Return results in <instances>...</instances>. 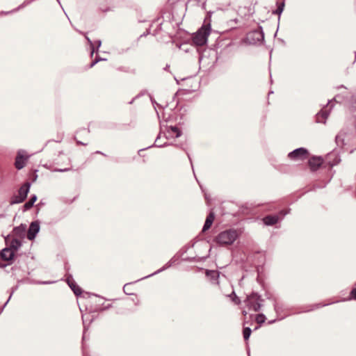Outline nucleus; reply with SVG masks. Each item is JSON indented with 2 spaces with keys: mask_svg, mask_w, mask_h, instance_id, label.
<instances>
[{
  "mask_svg": "<svg viewBox=\"0 0 356 356\" xmlns=\"http://www.w3.org/2000/svg\"><path fill=\"white\" fill-rule=\"evenodd\" d=\"M162 24H163V22H160V23L158 24V26H157L156 29L154 31V32H153V33H152V35H153L154 36L156 35L159 33V31H160L162 29Z\"/></svg>",
  "mask_w": 356,
  "mask_h": 356,
  "instance_id": "2f4dec72",
  "label": "nucleus"
},
{
  "mask_svg": "<svg viewBox=\"0 0 356 356\" xmlns=\"http://www.w3.org/2000/svg\"><path fill=\"white\" fill-rule=\"evenodd\" d=\"M182 90V89H179L178 91L174 95L173 97H172V100L174 101L175 99L176 98L177 95L179 94V92Z\"/></svg>",
  "mask_w": 356,
  "mask_h": 356,
  "instance_id": "c9c22d12",
  "label": "nucleus"
},
{
  "mask_svg": "<svg viewBox=\"0 0 356 356\" xmlns=\"http://www.w3.org/2000/svg\"><path fill=\"white\" fill-rule=\"evenodd\" d=\"M5 241L7 245L9 243L10 247L8 248L11 249L13 252L21 246V242L17 238H10V236H7L5 238Z\"/></svg>",
  "mask_w": 356,
  "mask_h": 356,
  "instance_id": "f8f14e48",
  "label": "nucleus"
},
{
  "mask_svg": "<svg viewBox=\"0 0 356 356\" xmlns=\"http://www.w3.org/2000/svg\"><path fill=\"white\" fill-rule=\"evenodd\" d=\"M277 31L275 33V36L277 35Z\"/></svg>",
  "mask_w": 356,
  "mask_h": 356,
  "instance_id": "6e6d98bb",
  "label": "nucleus"
},
{
  "mask_svg": "<svg viewBox=\"0 0 356 356\" xmlns=\"http://www.w3.org/2000/svg\"><path fill=\"white\" fill-rule=\"evenodd\" d=\"M170 67V65H166L165 67H164V70H168Z\"/></svg>",
  "mask_w": 356,
  "mask_h": 356,
  "instance_id": "4c0bfd02",
  "label": "nucleus"
},
{
  "mask_svg": "<svg viewBox=\"0 0 356 356\" xmlns=\"http://www.w3.org/2000/svg\"><path fill=\"white\" fill-rule=\"evenodd\" d=\"M175 81H176L177 83V84H179V83H180V81H179V80H178V79H177L176 78H175Z\"/></svg>",
  "mask_w": 356,
  "mask_h": 356,
  "instance_id": "37998d69",
  "label": "nucleus"
},
{
  "mask_svg": "<svg viewBox=\"0 0 356 356\" xmlns=\"http://www.w3.org/2000/svg\"><path fill=\"white\" fill-rule=\"evenodd\" d=\"M145 95H149L148 92H147V90H141L136 96H135V100L136 99H138L139 97H140L141 96H143Z\"/></svg>",
  "mask_w": 356,
  "mask_h": 356,
  "instance_id": "473e14b6",
  "label": "nucleus"
},
{
  "mask_svg": "<svg viewBox=\"0 0 356 356\" xmlns=\"http://www.w3.org/2000/svg\"><path fill=\"white\" fill-rule=\"evenodd\" d=\"M248 356H250V350L249 349L248 350Z\"/></svg>",
  "mask_w": 356,
  "mask_h": 356,
  "instance_id": "49530a36",
  "label": "nucleus"
},
{
  "mask_svg": "<svg viewBox=\"0 0 356 356\" xmlns=\"http://www.w3.org/2000/svg\"><path fill=\"white\" fill-rule=\"evenodd\" d=\"M182 260L184 261H187V262H195L197 261V259L195 257H186L183 258Z\"/></svg>",
  "mask_w": 356,
  "mask_h": 356,
  "instance_id": "7c9ffc66",
  "label": "nucleus"
},
{
  "mask_svg": "<svg viewBox=\"0 0 356 356\" xmlns=\"http://www.w3.org/2000/svg\"><path fill=\"white\" fill-rule=\"evenodd\" d=\"M30 188V184L26 182L19 189L18 194L11 197L10 203V204H18L24 202L27 197Z\"/></svg>",
  "mask_w": 356,
  "mask_h": 356,
  "instance_id": "0eeeda50",
  "label": "nucleus"
},
{
  "mask_svg": "<svg viewBox=\"0 0 356 356\" xmlns=\"http://www.w3.org/2000/svg\"><path fill=\"white\" fill-rule=\"evenodd\" d=\"M275 321H276V320H272V321H270L268 322V323H269V324H272V323H275Z\"/></svg>",
  "mask_w": 356,
  "mask_h": 356,
  "instance_id": "ea45409f",
  "label": "nucleus"
},
{
  "mask_svg": "<svg viewBox=\"0 0 356 356\" xmlns=\"http://www.w3.org/2000/svg\"><path fill=\"white\" fill-rule=\"evenodd\" d=\"M331 303H325V304H321V303H316V304H313V305H309L307 307V308L304 309L302 311H294V312H291L290 313H289L287 315H292V314H300V313H302V312H311V311H314L315 309H317L318 308H321V307H325V306H327V305H330Z\"/></svg>",
  "mask_w": 356,
  "mask_h": 356,
  "instance_id": "9b49d317",
  "label": "nucleus"
},
{
  "mask_svg": "<svg viewBox=\"0 0 356 356\" xmlns=\"http://www.w3.org/2000/svg\"><path fill=\"white\" fill-rule=\"evenodd\" d=\"M243 315H246V314H247V312H246L245 311H243Z\"/></svg>",
  "mask_w": 356,
  "mask_h": 356,
  "instance_id": "de8ad7c7",
  "label": "nucleus"
},
{
  "mask_svg": "<svg viewBox=\"0 0 356 356\" xmlns=\"http://www.w3.org/2000/svg\"><path fill=\"white\" fill-rule=\"evenodd\" d=\"M247 305L252 309L254 312H259L262 307V299L261 296L259 293L252 291L246 298Z\"/></svg>",
  "mask_w": 356,
  "mask_h": 356,
  "instance_id": "39448f33",
  "label": "nucleus"
},
{
  "mask_svg": "<svg viewBox=\"0 0 356 356\" xmlns=\"http://www.w3.org/2000/svg\"><path fill=\"white\" fill-rule=\"evenodd\" d=\"M175 260L174 259V258H172L168 262H167L162 268H159V270H157L156 272H154V273H152L151 275H149L147 276H145L144 277V278H146V277H148L149 276H152V275H156V274H158V273H160L161 272H163V270L169 268L170 266H172V265L175 263ZM143 279V277H141V278H139L138 280H135V282L140 280Z\"/></svg>",
  "mask_w": 356,
  "mask_h": 356,
  "instance_id": "6ab92c4d",
  "label": "nucleus"
},
{
  "mask_svg": "<svg viewBox=\"0 0 356 356\" xmlns=\"http://www.w3.org/2000/svg\"><path fill=\"white\" fill-rule=\"evenodd\" d=\"M211 31L210 24L202 25L191 37L192 43L195 46L202 47L207 44L208 37Z\"/></svg>",
  "mask_w": 356,
  "mask_h": 356,
  "instance_id": "f03ea898",
  "label": "nucleus"
},
{
  "mask_svg": "<svg viewBox=\"0 0 356 356\" xmlns=\"http://www.w3.org/2000/svg\"><path fill=\"white\" fill-rule=\"evenodd\" d=\"M145 149H148L147 147V148H143V149H139L138 151V153L140 156L143 155V153H141L142 152H143Z\"/></svg>",
  "mask_w": 356,
  "mask_h": 356,
  "instance_id": "e433bc0d",
  "label": "nucleus"
},
{
  "mask_svg": "<svg viewBox=\"0 0 356 356\" xmlns=\"http://www.w3.org/2000/svg\"><path fill=\"white\" fill-rule=\"evenodd\" d=\"M355 104H356V97H355Z\"/></svg>",
  "mask_w": 356,
  "mask_h": 356,
  "instance_id": "4d7b16f0",
  "label": "nucleus"
},
{
  "mask_svg": "<svg viewBox=\"0 0 356 356\" xmlns=\"http://www.w3.org/2000/svg\"><path fill=\"white\" fill-rule=\"evenodd\" d=\"M13 257L14 252L10 248H6L0 252V258L3 261H8L13 259Z\"/></svg>",
  "mask_w": 356,
  "mask_h": 356,
  "instance_id": "f3484780",
  "label": "nucleus"
},
{
  "mask_svg": "<svg viewBox=\"0 0 356 356\" xmlns=\"http://www.w3.org/2000/svg\"><path fill=\"white\" fill-rule=\"evenodd\" d=\"M36 200H37L36 196H33L27 202L25 203V204L24 206L25 209H31L33 207L35 202L36 201Z\"/></svg>",
  "mask_w": 356,
  "mask_h": 356,
  "instance_id": "a878e982",
  "label": "nucleus"
},
{
  "mask_svg": "<svg viewBox=\"0 0 356 356\" xmlns=\"http://www.w3.org/2000/svg\"><path fill=\"white\" fill-rule=\"evenodd\" d=\"M348 300H356V287L353 288L349 294Z\"/></svg>",
  "mask_w": 356,
  "mask_h": 356,
  "instance_id": "c85d7f7f",
  "label": "nucleus"
},
{
  "mask_svg": "<svg viewBox=\"0 0 356 356\" xmlns=\"http://www.w3.org/2000/svg\"><path fill=\"white\" fill-rule=\"evenodd\" d=\"M167 128V133L168 134V136H166V138H168L169 137H175V138H179L182 135V131L178 128L177 126H168Z\"/></svg>",
  "mask_w": 356,
  "mask_h": 356,
  "instance_id": "4468645a",
  "label": "nucleus"
},
{
  "mask_svg": "<svg viewBox=\"0 0 356 356\" xmlns=\"http://www.w3.org/2000/svg\"><path fill=\"white\" fill-rule=\"evenodd\" d=\"M151 26H152V24H149L148 27L146 28L145 31L140 35L139 38H138V40H139L143 37H146L147 35H148L151 33Z\"/></svg>",
  "mask_w": 356,
  "mask_h": 356,
  "instance_id": "cd10ccee",
  "label": "nucleus"
},
{
  "mask_svg": "<svg viewBox=\"0 0 356 356\" xmlns=\"http://www.w3.org/2000/svg\"><path fill=\"white\" fill-rule=\"evenodd\" d=\"M67 170H68V169L63 170V171H67ZM60 171H63V170H60Z\"/></svg>",
  "mask_w": 356,
  "mask_h": 356,
  "instance_id": "603ef678",
  "label": "nucleus"
},
{
  "mask_svg": "<svg viewBox=\"0 0 356 356\" xmlns=\"http://www.w3.org/2000/svg\"><path fill=\"white\" fill-rule=\"evenodd\" d=\"M186 79V78H183V79H181V81H184Z\"/></svg>",
  "mask_w": 356,
  "mask_h": 356,
  "instance_id": "5fc2aeb1",
  "label": "nucleus"
},
{
  "mask_svg": "<svg viewBox=\"0 0 356 356\" xmlns=\"http://www.w3.org/2000/svg\"><path fill=\"white\" fill-rule=\"evenodd\" d=\"M266 320L265 314L259 313L256 316L255 321L261 326Z\"/></svg>",
  "mask_w": 356,
  "mask_h": 356,
  "instance_id": "393cba45",
  "label": "nucleus"
},
{
  "mask_svg": "<svg viewBox=\"0 0 356 356\" xmlns=\"http://www.w3.org/2000/svg\"><path fill=\"white\" fill-rule=\"evenodd\" d=\"M27 159L28 157L26 156L22 152H19L15 159V168L18 170L23 168L25 166Z\"/></svg>",
  "mask_w": 356,
  "mask_h": 356,
  "instance_id": "ddd939ff",
  "label": "nucleus"
},
{
  "mask_svg": "<svg viewBox=\"0 0 356 356\" xmlns=\"http://www.w3.org/2000/svg\"><path fill=\"white\" fill-rule=\"evenodd\" d=\"M323 159L321 156H312L308 160V165L311 171L318 170L323 164Z\"/></svg>",
  "mask_w": 356,
  "mask_h": 356,
  "instance_id": "1a4fd4ad",
  "label": "nucleus"
},
{
  "mask_svg": "<svg viewBox=\"0 0 356 356\" xmlns=\"http://www.w3.org/2000/svg\"><path fill=\"white\" fill-rule=\"evenodd\" d=\"M159 19H160V18L159 17V18H157L156 19H155V21H154V22H159Z\"/></svg>",
  "mask_w": 356,
  "mask_h": 356,
  "instance_id": "a18cd8bd",
  "label": "nucleus"
},
{
  "mask_svg": "<svg viewBox=\"0 0 356 356\" xmlns=\"http://www.w3.org/2000/svg\"><path fill=\"white\" fill-rule=\"evenodd\" d=\"M325 185L323 186H314V188H325Z\"/></svg>",
  "mask_w": 356,
  "mask_h": 356,
  "instance_id": "79ce46f5",
  "label": "nucleus"
},
{
  "mask_svg": "<svg viewBox=\"0 0 356 356\" xmlns=\"http://www.w3.org/2000/svg\"><path fill=\"white\" fill-rule=\"evenodd\" d=\"M214 219L215 213L213 211H211L207 216V218L202 229V232H205L211 228L214 221Z\"/></svg>",
  "mask_w": 356,
  "mask_h": 356,
  "instance_id": "2eb2a0df",
  "label": "nucleus"
},
{
  "mask_svg": "<svg viewBox=\"0 0 356 356\" xmlns=\"http://www.w3.org/2000/svg\"><path fill=\"white\" fill-rule=\"evenodd\" d=\"M25 230L26 228L23 225L15 227L13 229V235L19 238H22L24 235Z\"/></svg>",
  "mask_w": 356,
  "mask_h": 356,
  "instance_id": "4be33fe9",
  "label": "nucleus"
},
{
  "mask_svg": "<svg viewBox=\"0 0 356 356\" xmlns=\"http://www.w3.org/2000/svg\"><path fill=\"white\" fill-rule=\"evenodd\" d=\"M186 251H187V249H186V250L183 252L182 254H184V253H186Z\"/></svg>",
  "mask_w": 356,
  "mask_h": 356,
  "instance_id": "8fccbe9b",
  "label": "nucleus"
},
{
  "mask_svg": "<svg viewBox=\"0 0 356 356\" xmlns=\"http://www.w3.org/2000/svg\"><path fill=\"white\" fill-rule=\"evenodd\" d=\"M290 211V208L282 209L277 213L269 214L264 216L262 218V222L266 226H273L281 222Z\"/></svg>",
  "mask_w": 356,
  "mask_h": 356,
  "instance_id": "20e7f679",
  "label": "nucleus"
},
{
  "mask_svg": "<svg viewBox=\"0 0 356 356\" xmlns=\"http://www.w3.org/2000/svg\"><path fill=\"white\" fill-rule=\"evenodd\" d=\"M335 142L338 146L343 145V138L340 135H337L335 137Z\"/></svg>",
  "mask_w": 356,
  "mask_h": 356,
  "instance_id": "c756f323",
  "label": "nucleus"
},
{
  "mask_svg": "<svg viewBox=\"0 0 356 356\" xmlns=\"http://www.w3.org/2000/svg\"><path fill=\"white\" fill-rule=\"evenodd\" d=\"M309 150L303 147H300L293 149V151L289 152L287 156L291 161H304L307 159L309 156Z\"/></svg>",
  "mask_w": 356,
  "mask_h": 356,
  "instance_id": "423d86ee",
  "label": "nucleus"
},
{
  "mask_svg": "<svg viewBox=\"0 0 356 356\" xmlns=\"http://www.w3.org/2000/svg\"><path fill=\"white\" fill-rule=\"evenodd\" d=\"M39 225L37 222H31L27 234L28 238L33 240L35 237L36 234L39 232Z\"/></svg>",
  "mask_w": 356,
  "mask_h": 356,
  "instance_id": "dca6fc26",
  "label": "nucleus"
},
{
  "mask_svg": "<svg viewBox=\"0 0 356 356\" xmlns=\"http://www.w3.org/2000/svg\"><path fill=\"white\" fill-rule=\"evenodd\" d=\"M184 113L181 114V116H180V119H181H181H183V116H184Z\"/></svg>",
  "mask_w": 356,
  "mask_h": 356,
  "instance_id": "c03bdc74",
  "label": "nucleus"
},
{
  "mask_svg": "<svg viewBox=\"0 0 356 356\" xmlns=\"http://www.w3.org/2000/svg\"><path fill=\"white\" fill-rule=\"evenodd\" d=\"M161 131H160L159 134H158L157 137L155 139V141H154V144L150 145V146H149V147H147V148H151L152 147H166V146H168V145H175L177 147L180 148V149H183L184 151H185L186 152L187 156H188V159H189V161H190V162L191 163V166H193V163H192V160H191V156H190L189 153L186 152V150L184 148L183 145H181V144L168 143H165L163 144H158L157 143H158L159 140L161 138ZM192 168L193 169V167H192Z\"/></svg>",
  "mask_w": 356,
  "mask_h": 356,
  "instance_id": "6e6552de",
  "label": "nucleus"
},
{
  "mask_svg": "<svg viewBox=\"0 0 356 356\" xmlns=\"http://www.w3.org/2000/svg\"><path fill=\"white\" fill-rule=\"evenodd\" d=\"M124 292L127 295H133L134 294V284L131 282L126 284L123 287Z\"/></svg>",
  "mask_w": 356,
  "mask_h": 356,
  "instance_id": "5701e85b",
  "label": "nucleus"
},
{
  "mask_svg": "<svg viewBox=\"0 0 356 356\" xmlns=\"http://www.w3.org/2000/svg\"><path fill=\"white\" fill-rule=\"evenodd\" d=\"M354 54H355V60H354L353 63H355L356 62V51H354Z\"/></svg>",
  "mask_w": 356,
  "mask_h": 356,
  "instance_id": "a19ab883",
  "label": "nucleus"
},
{
  "mask_svg": "<svg viewBox=\"0 0 356 356\" xmlns=\"http://www.w3.org/2000/svg\"><path fill=\"white\" fill-rule=\"evenodd\" d=\"M271 93H273V91H270V92H268V95H270V94H271Z\"/></svg>",
  "mask_w": 356,
  "mask_h": 356,
  "instance_id": "864d4df0",
  "label": "nucleus"
},
{
  "mask_svg": "<svg viewBox=\"0 0 356 356\" xmlns=\"http://www.w3.org/2000/svg\"><path fill=\"white\" fill-rule=\"evenodd\" d=\"M276 6L277 8L274 10H273L272 13L275 15H278V23L280 20V17L282 13L284 11V6H285V2L284 1H280V0L276 1Z\"/></svg>",
  "mask_w": 356,
  "mask_h": 356,
  "instance_id": "a211bd4d",
  "label": "nucleus"
},
{
  "mask_svg": "<svg viewBox=\"0 0 356 356\" xmlns=\"http://www.w3.org/2000/svg\"><path fill=\"white\" fill-rule=\"evenodd\" d=\"M245 42L252 45H261L264 42V33L261 26L247 33Z\"/></svg>",
  "mask_w": 356,
  "mask_h": 356,
  "instance_id": "7ed1b4c3",
  "label": "nucleus"
},
{
  "mask_svg": "<svg viewBox=\"0 0 356 356\" xmlns=\"http://www.w3.org/2000/svg\"><path fill=\"white\" fill-rule=\"evenodd\" d=\"M95 63H92L90 65V67H92L94 65Z\"/></svg>",
  "mask_w": 356,
  "mask_h": 356,
  "instance_id": "3c124183",
  "label": "nucleus"
},
{
  "mask_svg": "<svg viewBox=\"0 0 356 356\" xmlns=\"http://www.w3.org/2000/svg\"><path fill=\"white\" fill-rule=\"evenodd\" d=\"M71 288H72V290L74 291V293H75V294H76V295H77V294H79V293H81V290L79 287L76 288L75 286H74V287H72V286H71Z\"/></svg>",
  "mask_w": 356,
  "mask_h": 356,
  "instance_id": "72a5a7b5",
  "label": "nucleus"
},
{
  "mask_svg": "<svg viewBox=\"0 0 356 356\" xmlns=\"http://www.w3.org/2000/svg\"><path fill=\"white\" fill-rule=\"evenodd\" d=\"M252 334V330L249 327H244L243 329V337L245 341H248Z\"/></svg>",
  "mask_w": 356,
  "mask_h": 356,
  "instance_id": "b1692460",
  "label": "nucleus"
},
{
  "mask_svg": "<svg viewBox=\"0 0 356 356\" xmlns=\"http://www.w3.org/2000/svg\"><path fill=\"white\" fill-rule=\"evenodd\" d=\"M148 97H149V100L151 101V102H152V105H153V106L154 108V110H155V111L156 113V115H157L158 118L159 119L160 118V115H159V113L158 111L156 110V106H158L160 108L164 109V108H165L166 107L168 106L169 104L166 103V104L165 106H162L160 104L157 103L156 102V100L152 97V95H148Z\"/></svg>",
  "mask_w": 356,
  "mask_h": 356,
  "instance_id": "412c9836",
  "label": "nucleus"
},
{
  "mask_svg": "<svg viewBox=\"0 0 356 356\" xmlns=\"http://www.w3.org/2000/svg\"><path fill=\"white\" fill-rule=\"evenodd\" d=\"M274 309H275V311L277 313H278V312H279V311L281 309V307H280L278 304L275 303V304H274Z\"/></svg>",
  "mask_w": 356,
  "mask_h": 356,
  "instance_id": "f704fd0d",
  "label": "nucleus"
},
{
  "mask_svg": "<svg viewBox=\"0 0 356 356\" xmlns=\"http://www.w3.org/2000/svg\"><path fill=\"white\" fill-rule=\"evenodd\" d=\"M328 112L326 111L321 110L318 112L315 116L316 123H325L326 120L328 117Z\"/></svg>",
  "mask_w": 356,
  "mask_h": 356,
  "instance_id": "aec40b11",
  "label": "nucleus"
},
{
  "mask_svg": "<svg viewBox=\"0 0 356 356\" xmlns=\"http://www.w3.org/2000/svg\"><path fill=\"white\" fill-rule=\"evenodd\" d=\"M205 275L213 284H219L220 272L216 270H205Z\"/></svg>",
  "mask_w": 356,
  "mask_h": 356,
  "instance_id": "9d476101",
  "label": "nucleus"
},
{
  "mask_svg": "<svg viewBox=\"0 0 356 356\" xmlns=\"http://www.w3.org/2000/svg\"><path fill=\"white\" fill-rule=\"evenodd\" d=\"M338 88H346V87L343 85H341V86H338Z\"/></svg>",
  "mask_w": 356,
  "mask_h": 356,
  "instance_id": "58836bf2",
  "label": "nucleus"
},
{
  "mask_svg": "<svg viewBox=\"0 0 356 356\" xmlns=\"http://www.w3.org/2000/svg\"><path fill=\"white\" fill-rule=\"evenodd\" d=\"M169 121H170V119H169V118H167V119L165 120V122H169Z\"/></svg>",
  "mask_w": 356,
  "mask_h": 356,
  "instance_id": "09e8293b",
  "label": "nucleus"
},
{
  "mask_svg": "<svg viewBox=\"0 0 356 356\" xmlns=\"http://www.w3.org/2000/svg\"><path fill=\"white\" fill-rule=\"evenodd\" d=\"M229 297L232 300V301L236 304V305H239L241 303V300L240 298L236 296V293L234 291H233L232 292V293L230 295H229Z\"/></svg>",
  "mask_w": 356,
  "mask_h": 356,
  "instance_id": "bb28decb",
  "label": "nucleus"
},
{
  "mask_svg": "<svg viewBox=\"0 0 356 356\" xmlns=\"http://www.w3.org/2000/svg\"><path fill=\"white\" fill-rule=\"evenodd\" d=\"M241 233L236 229L229 228L220 232L214 241L221 245H232L239 238Z\"/></svg>",
  "mask_w": 356,
  "mask_h": 356,
  "instance_id": "f257e3e1",
  "label": "nucleus"
}]
</instances>
